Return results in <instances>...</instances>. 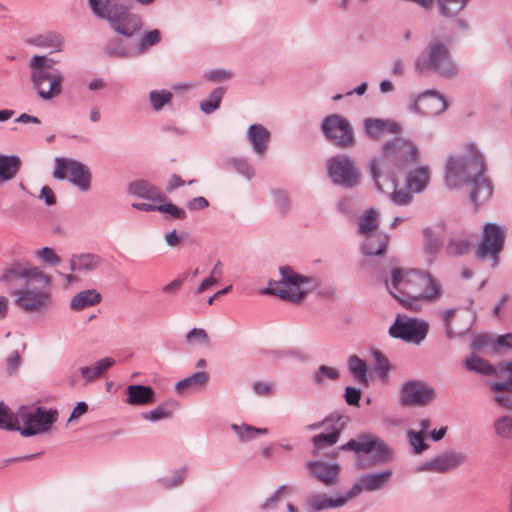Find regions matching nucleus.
<instances>
[{"label":"nucleus","mask_w":512,"mask_h":512,"mask_svg":"<svg viewBox=\"0 0 512 512\" xmlns=\"http://www.w3.org/2000/svg\"><path fill=\"white\" fill-rule=\"evenodd\" d=\"M53 177L57 180L68 179L81 191H87L91 186V173L83 163L71 158L56 157Z\"/></svg>","instance_id":"nucleus-10"},{"label":"nucleus","mask_w":512,"mask_h":512,"mask_svg":"<svg viewBox=\"0 0 512 512\" xmlns=\"http://www.w3.org/2000/svg\"><path fill=\"white\" fill-rule=\"evenodd\" d=\"M321 130L328 140L340 148L351 147L354 144L351 124L339 114H332L324 118Z\"/></svg>","instance_id":"nucleus-13"},{"label":"nucleus","mask_w":512,"mask_h":512,"mask_svg":"<svg viewBox=\"0 0 512 512\" xmlns=\"http://www.w3.org/2000/svg\"><path fill=\"white\" fill-rule=\"evenodd\" d=\"M176 409L175 402H164L158 405L155 409L143 412L142 418L152 422L168 419L172 417L174 410Z\"/></svg>","instance_id":"nucleus-39"},{"label":"nucleus","mask_w":512,"mask_h":512,"mask_svg":"<svg viewBox=\"0 0 512 512\" xmlns=\"http://www.w3.org/2000/svg\"><path fill=\"white\" fill-rule=\"evenodd\" d=\"M485 160L474 144H467L462 155L451 156L446 162L445 183L453 189L470 186L469 196L476 205L486 203L493 195V185L485 175Z\"/></svg>","instance_id":"nucleus-1"},{"label":"nucleus","mask_w":512,"mask_h":512,"mask_svg":"<svg viewBox=\"0 0 512 512\" xmlns=\"http://www.w3.org/2000/svg\"><path fill=\"white\" fill-rule=\"evenodd\" d=\"M234 169L246 177L247 179H251L254 175L253 167L244 159H232L230 161Z\"/></svg>","instance_id":"nucleus-60"},{"label":"nucleus","mask_w":512,"mask_h":512,"mask_svg":"<svg viewBox=\"0 0 512 512\" xmlns=\"http://www.w3.org/2000/svg\"><path fill=\"white\" fill-rule=\"evenodd\" d=\"M387 184L390 189H392L390 194V199L393 203L399 206L407 205L412 200V193L410 191H406L404 189L397 190V183L395 182V186H392L391 179L385 180L382 178V185L385 186ZM385 189V187H383Z\"/></svg>","instance_id":"nucleus-45"},{"label":"nucleus","mask_w":512,"mask_h":512,"mask_svg":"<svg viewBox=\"0 0 512 512\" xmlns=\"http://www.w3.org/2000/svg\"><path fill=\"white\" fill-rule=\"evenodd\" d=\"M495 433L504 439H512V417L502 416L494 422Z\"/></svg>","instance_id":"nucleus-51"},{"label":"nucleus","mask_w":512,"mask_h":512,"mask_svg":"<svg viewBox=\"0 0 512 512\" xmlns=\"http://www.w3.org/2000/svg\"><path fill=\"white\" fill-rule=\"evenodd\" d=\"M279 271L281 279L270 281L266 293L277 295L282 300L297 303L314 288L315 282L312 278L296 273L289 266L281 267Z\"/></svg>","instance_id":"nucleus-7"},{"label":"nucleus","mask_w":512,"mask_h":512,"mask_svg":"<svg viewBox=\"0 0 512 512\" xmlns=\"http://www.w3.org/2000/svg\"><path fill=\"white\" fill-rule=\"evenodd\" d=\"M501 349L512 350V333H507L504 335H499L493 345V351L499 352Z\"/></svg>","instance_id":"nucleus-61"},{"label":"nucleus","mask_w":512,"mask_h":512,"mask_svg":"<svg viewBox=\"0 0 512 512\" xmlns=\"http://www.w3.org/2000/svg\"><path fill=\"white\" fill-rule=\"evenodd\" d=\"M456 311H457V309L451 308V309H446L441 313L445 332H446V335L448 338H452L454 336L463 334V331L456 332L452 326V319H453Z\"/></svg>","instance_id":"nucleus-54"},{"label":"nucleus","mask_w":512,"mask_h":512,"mask_svg":"<svg viewBox=\"0 0 512 512\" xmlns=\"http://www.w3.org/2000/svg\"><path fill=\"white\" fill-rule=\"evenodd\" d=\"M339 450H351L371 454L374 464L386 463L392 459L393 453L388 445L379 437L371 434H361L358 439H351L347 443L341 445Z\"/></svg>","instance_id":"nucleus-9"},{"label":"nucleus","mask_w":512,"mask_h":512,"mask_svg":"<svg viewBox=\"0 0 512 512\" xmlns=\"http://www.w3.org/2000/svg\"><path fill=\"white\" fill-rule=\"evenodd\" d=\"M407 435L409 444L415 454H420L428 448V445L425 443V435L422 432L409 430Z\"/></svg>","instance_id":"nucleus-52"},{"label":"nucleus","mask_w":512,"mask_h":512,"mask_svg":"<svg viewBox=\"0 0 512 512\" xmlns=\"http://www.w3.org/2000/svg\"><path fill=\"white\" fill-rule=\"evenodd\" d=\"M101 264V257L90 253L73 255L70 259L71 271L77 272H91L100 267Z\"/></svg>","instance_id":"nucleus-32"},{"label":"nucleus","mask_w":512,"mask_h":512,"mask_svg":"<svg viewBox=\"0 0 512 512\" xmlns=\"http://www.w3.org/2000/svg\"><path fill=\"white\" fill-rule=\"evenodd\" d=\"M466 462V455L461 452H447L438 455L416 468L417 472L445 473Z\"/></svg>","instance_id":"nucleus-19"},{"label":"nucleus","mask_w":512,"mask_h":512,"mask_svg":"<svg viewBox=\"0 0 512 512\" xmlns=\"http://www.w3.org/2000/svg\"><path fill=\"white\" fill-rule=\"evenodd\" d=\"M429 324L422 319L397 315L389 328L392 338L419 345L427 336Z\"/></svg>","instance_id":"nucleus-11"},{"label":"nucleus","mask_w":512,"mask_h":512,"mask_svg":"<svg viewBox=\"0 0 512 512\" xmlns=\"http://www.w3.org/2000/svg\"><path fill=\"white\" fill-rule=\"evenodd\" d=\"M247 138L255 153L263 155L270 139L269 131L261 124H253L248 128Z\"/></svg>","instance_id":"nucleus-29"},{"label":"nucleus","mask_w":512,"mask_h":512,"mask_svg":"<svg viewBox=\"0 0 512 512\" xmlns=\"http://www.w3.org/2000/svg\"><path fill=\"white\" fill-rule=\"evenodd\" d=\"M506 362L500 363L497 367H493L487 360H484L477 356L476 354H472L465 361V367L467 370L476 372L482 375H495V376H503L508 380V371H500L502 365Z\"/></svg>","instance_id":"nucleus-25"},{"label":"nucleus","mask_w":512,"mask_h":512,"mask_svg":"<svg viewBox=\"0 0 512 512\" xmlns=\"http://www.w3.org/2000/svg\"><path fill=\"white\" fill-rule=\"evenodd\" d=\"M305 468L310 476L327 487L339 483L342 468L338 463H326L322 461H308Z\"/></svg>","instance_id":"nucleus-20"},{"label":"nucleus","mask_w":512,"mask_h":512,"mask_svg":"<svg viewBox=\"0 0 512 512\" xmlns=\"http://www.w3.org/2000/svg\"><path fill=\"white\" fill-rule=\"evenodd\" d=\"M436 397L434 388L422 381H408L401 390V402L406 406H425Z\"/></svg>","instance_id":"nucleus-16"},{"label":"nucleus","mask_w":512,"mask_h":512,"mask_svg":"<svg viewBox=\"0 0 512 512\" xmlns=\"http://www.w3.org/2000/svg\"><path fill=\"white\" fill-rule=\"evenodd\" d=\"M126 403L132 406H145L155 402V392L152 387L132 384L126 387Z\"/></svg>","instance_id":"nucleus-24"},{"label":"nucleus","mask_w":512,"mask_h":512,"mask_svg":"<svg viewBox=\"0 0 512 512\" xmlns=\"http://www.w3.org/2000/svg\"><path fill=\"white\" fill-rule=\"evenodd\" d=\"M173 98V94L168 90H152L149 93V100L154 111L161 110Z\"/></svg>","instance_id":"nucleus-50"},{"label":"nucleus","mask_w":512,"mask_h":512,"mask_svg":"<svg viewBox=\"0 0 512 512\" xmlns=\"http://www.w3.org/2000/svg\"><path fill=\"white\" fill-rule=\"evenodd\" d=\"M419 159L417 146L408 140L396 138L383 146V155L370 161V173L375 186L380 192H388L383 188L382 178L391 179L392 186H395L396 170H403L415 164Z\"/></svg>","instance_id":"nucleus-3"},{"label":"nucleus","mask_w":512,"mask_h":512,"mask_svg":"<svg viewBox=\"0 0 512 512\" xmlns=\"http://www.w3.org/2000/svg\"><path fill=\"white\" fill-rule=\"evenodd\" d=\"M495 401L504 409L512 410V390H498Z\"/></svg>","instance_id":"nucleus-62"},{"label":"nucleus","mask_w":512,"mask_h":512,"mask_svg":"<svg viewBox=\"0 0 512 512\" xmlns=\"http://www.w3.org/2000/svg\"><path fill=\"white\" fill-rule=\"evenodd\" d=\"M185 339L190 344L195 342H199L205 345L209 344L208 334L202 328H193L186 334Z\"/></svg>","instance_id":"nucleus-59"},{"label":"nucleus","mask_w":512,"mask_h":512,"mask_svg":"<svg viewBox=\"0 0 512 512\" xmlns=\"http://www.w3.org/2000/svg\"><path fill=\"white\" fill-rule=\"evenodd\" d=\"M208 378L207 372H195L191 376L177 382L175 389L182 393L188 389L202 388L207 383Z\"/></svg>","instance_id":"nucleus-38"},{"label":"nucleus","mask_w":512,"mask_h":512,"mask_svg":"<svg viewBox=\"0 0 512 512\" xmlns=\"http://www.w3.org/2000/svg\"><path fill=\"white\" fill-rule=\"evenodd\" d=\"M429 181V169L421 166L409 172L406 178V187L410 192L420 193L427 187Z\"/></svg>","instance_id":"nucleus-33"},{"label":"nucleus","mask_w":512,"mask_h":512,"mask_svg":"<svg viewBox=\"0 0 512 512\" xmlns=\"http://www.w3.org/2000/svg\"><path fill=\"white\" fill-rule=\"evenodd\" d=\"M500 371H508V380L490 383L491 390H512V361H507L504 365H502Z\"/></svg>","instance_id":"nucleus-53"},{"label":"nucleus","mask_w":512,"mask_h":512,"mask_svg":"<svg viewBox=\"0 0 512 512\" xmlns=\"http://www.w3.org/2000/svg\"><path fill=\"white\" fill-rule=\"evenodd\" d=\"M340 377V372L335 367L320 365L313 374V382L317 385L324 384L325 380L335 381Z\"/></svg>","instance_id":"nucleus-46"},{"label":"nucleus","mask_w":512,"mask_h":512,"mask_svg":"<svg viewBox=\"0 0 512 512\" xmlns=\"http://www.w3.org/2000/svg\"><path fill=\"white\" fill-rule=\"evenodd\" d=\"M231 428L242 442L250 441L254 439L256 435H265L268 433V429L266 428H256L247 424H232Z\"/></svg>","instance_id":"nucleus-43"},{"label":"nucleus","mask_w":512,"mask_h":512,"mask_svg":"<svg viewBox=\"0 0 512 512\" xmlns=\"http://www.w3.org/2000/svg\"><path fill=\"white\" fill-rule=\"evenodd\" d=\"M347 365L354 380L361 385L367 386L368 367L366 362L357 355H351L347 360Z\"/></svg>","instance_id":"nucleus-36"},{"label":"nucleus","mask_w":512,"mask_h":512,"mask_svg":"<svg viewBox=\"0 0 512 512\" xmlns=\"http://www.w3.org/2000/svg\"><path fill=\"white\" fill-rule=\"evenodd\" d=\"M423 235L425 239V252L431 256L436 255L442 247L441 239L435 235L434 231L431 228H425L423 230Z\"/></svg>","instance_id":"nucleus-48"},{"label":"nucleus","mask_w":512,"mask_h":512,"mask_svg":"<svg viewBox=\"0 0 512 512\" xmlns=\"http://www.w3.org/2000/svg\"><path fill=\"white\" fill-rule=\"evenodd\" d=\"M506 233L503 227L495 223H486L483 227L482 238L476 249L478 259L491 257L492 266L498 264V255L504 247Z\"/></svg>","instance_id":"nucleus-12"},{"label":"nucleus","mask_w":512,"mask_h":512,"mask_svg":"<svg viewBox=\"0 0 512 512\" xmlns=\"http://www.w3.org/2000/svg\"><path fill=\"white\" fill-rule=\"evenodd\" d=\"M471 246V236L465 231H459L450 236L445 251L450 256H462L469 252Z\"/></svg>","instance_id":"nucleus-27"},{"label":"nucleus","mask_w":512,"mask_h":512,"mask_svg":"<svg viewBox=\"0 0 512 512\" xmlns=\"http://www.w3.org/2000/svg\"><path fill=\"white\" fill-rule=\"evenodd\" d=\"M186 476V468L177 469L173 472L171 477H166L160 480V483L166 488L176 487L183 483Z\"/></svg>","instance_id":"nucleus-56"},{"label":"nucleus","mask_w":512,"mask_h":512,"mask_svg":"<svg viewBox=\"0 0 512 512\" xmlns=\"http://www.w3.org/2000/svg\"><path fill=\"white\" fill-rule=\"evenodd\" d=\"M105 53L109 57L127 58L135 56L133 48L126 47L121 40H112L106 44Z\"/></svg>","instance_id":"nucleus-44"},{"label":"nucleus","mask_w":512,"mask_h":512,"mask_svg":"<svg viewBox=\"0 0 512 512\" xmlns=\"http://www.w3.org/2000/svg\"><path fill=\"white\" fill-rule=\"evenodd\" d=\"M161 41V33L158 29L144 33L138 40L137 46L133 48L135 56L143 54L150 47Z\"/></svg>","instance_id":"nucleus-41"},{"label":"nucleus","mask_w":512,"mask_h":512,"mask_svg":"<svg viewBox=\"0 0 512 512\" xmlns=\"http://www.w3.org/2000/svg\"><path fill=\"white\" fill-rule=\"evenodd\" d=\"M223 95V88L219 87L214 89L207 100L201 101V110L206 114H211L212 112H214L219 107Z\"/></svg>","instance_id":"nucleus-49"},{"label":"nucleus","mask_w":512,"mask_h":512,"mask_svg":"<svg viewBox=\"0 0 512 512\" xmlns=\"http://www.w3.org/2000/svg\"><path fill=\"white\" fill-rule=\"evenodd\" d=\"M120 0H89L93 13L101 19H106L111 28L125 37H132L142 28L138 15L131 14L128 9L119 4Z\"/></svg>","instance_id":"nucleus-5"},{"label":"nucleus","mask_w":512,"mask_h":512,"mask_svg":"<svg viewBox=\"0 0 512 512\" xmlns=\"http://www.w3.org/2000/svg\"><path fill=\"white\" fill-rule=\"evenodd\" d=\"M57 411L47 410L44 407L29 409L22 407L16 414L19 421V431L22 436H33L48 431L57 421Z\"/></svg>","instance_id":"nucleus-8"},{"label":"nucleus","mask_w":512,"mask_h":512,"mask_svg":"<svg viewBox=\"0 0 512 512\" xmlns=\"http://www.w3.org/2000/svg\"><path fill=\"white\" fill-rule=\"evenodd\" d=\"M292 489L287 485L280 486L272 496H270L262 505V510H270L276 507V504L280 498V496L284 493H290Z\"/></svg>","instance_id":"nucleus-58"},{"label":"nucleus","mask_w":512,"mask_h":512,"mask_svg":"<svg viewBox=\"0 0 512 512\" xmlns=\"http://www.w3.org/2000/svg\"><path fill=\"white\" fill-rule=\"evenodd\" d=\"M15 303L26 312H40L51 306V295L43 289L23 288L14 292Z\"/></svg>","instance_id":"nucleus-15"},{"label":"nucleus","mask_w":512,"mask_h":512,"mask_svg":"<svg viewBox=\"0 0 512 512\" xmlns=\"http://www.w3.org/2000/svg\"><path fill=\"white\" fill-rule=\"evenodd\" d=\"M392 475L391 469L362 475L346 492L348 500L358 496L362 491L372 492L381 490L391 480Z\"/></svg>","instance_id":"nucleus-17"},{"label":"nucleus","mask_w":512,"mask_h":512,"mask_svg":"<svg viewBox=\"0 0 512 512\" xmlns=\"http://www.w3.org/2000/svg\"><path fill=\"white\" fill-rule=\"evenodd\" d=\"M21 164L17 155L0 154V185L12 180L19 172Z\"/></svg>","instance_id":"nucleus-34"},{"label":"nucleus","mask_w":512,"mask_h":512,"mask_svg":"<svg viewBox=\"0 0 512 512\" xmlns=\"http://www.w3.org/2000/svg\"><path fill=\"white\" fill-rule=\"evenodd\" d=\"M365 130L369 136L377 138L384 132H398L399 126L392 121H385L380 119H367L365 121Z\"/></svg>","instance_id":"nucleus-37"},{"label":"nucleus","mask_w":512,"mask_h":512,"mask_svg":"<svg viewBox=\"0 0 512 512\" xmlns=\"http://www.w3.org/2000/svg\"><path fill=\"white\" fill-rule=\"evenodd\" d=\"M385 286L396 301L412 310H418L422 301H436L442 294V286L437 279L415 269L393 268L385 279Z\"/></svg>","instance_id":"nucleus-2"},{"label":"nucleus","mask_w":512,"mask_h":512,"mask_svg":"<svg viewBox=\"0 0 512 512\" xmlns=\"http://www.w3.org/2000/svg\"><path fill=\"white\" fill-rule=\"evenodd\" d=\"M157 211L169 214L172 218L183 220L186 218L184 209L178 207L173 203H165L157 206Z\"/></svg>","instance_id":"nucleus-57"},{"label":"nucleus","mask_w":512,"mask_h":512,"mask_svg":"<svg viewBox=\"0 0 512 512\" xmlns=\"http://www.w3.org/2000/svg\"><path fill=\"white\" fill-rule=\"evenodd\" d=\"M378 212L374 209H369L365 212V214L359 219L358 222V230L359 233L367 236L373 234L374 230L378 228Z\"/></svg>","instance_id":"nucleus-40"},{"label":"nucleus","mask_w":512,"mask_h":512,"mask_svg":"<svg viewBox=\"0 0 512 512\" xmlns=\"http://www.w3.org/2000/svg\"><path fill=\"white\" fill-rule=\"evenodd\" d=\"M36 257L49 265H57L60 263V257L50 247H43L35 252Z\"/></svg>","instance_id":"nucleus-55"},{"label":"nucleus","mask_w":512,"mask_h":512,"mask_svg":"<svg viewBox=\"0 0 512 512\" xmlns=\"http://www.w3.org/2000/svg\"><path fill=\"white\" fill-rule=\"evenodd\" d=\"M102 300L101 294L95 289L83 290L75 294L70 300V308L74 311H82L86 308L99 304Z\"/></svg>","instance_id":"nucleus-31"},{"label":"nucleus","mask_w":512,"mask_h":512,"mask_svg":"<svg viewBox=\"0 0 512 512\" xmlns=\"http://www.w3.org/2000/svg\"><path fill=\"white\" fill-rule=\"evenodd\" d=\"M447 107L448 103L444 96L433 90L420 94L415 103L416 110L427 116L439 115Z\"/></svg>","instance_id":"nucleus-22"},{"label":"nucleus","mask_w":512,"mask_h":512,"mask_svg":"<svg viewBox=\"0 0 512 512\" xmlns=\"http://www.w3.org/2000/svg\"><path fill=\"white\" fill-rule=\"evenodd\" d=\"M328 174L336 184L350 188L359 181V171L347 155H337L328 161Z\"/></svg>","instance_id":"nucleus-14"},{"label":"nucleus","mask_w":512,"mask_h":512,"mask_svg":"<svg viewBox=\"0 0 512 512\" xmlns=\"http://www.w3.org/2000/svg\"><path fill=\"white\" fill-rule=\"evenodd\" d=\"M128 191L132 195L154 202H162L165 199L160 189L146 180H137L130 183Z\"/></svg>","instance_id":"nucleus-26"},{"label":"nucleus","mask_w":512,"mask_h":512,"mask_svg":"<svg viewBox=\"0 0 512 512\" xmlns=\"http://www.w3.org/2000/svg\"><path fill=\"white\" fill-rule=\"evenodd\" d=\"M374 358L376 361L375 369L380 375L386 374L389 370V361L388 359L379 351L374 352Z\"/></svg>","instance_id":"nucleus-63"},{"label":"nucleus","mask_w":512,"mask_h":512,"mask_svg":"<svg viewBox=\"0 0 512 512\" xmlns=\"http://www.w3.org/2000/svg\"><path fill=\"white\" fill-rule=\"evenodd\" d=\"M388 243V234L375 232L366 236L362 245V252L366 256L381 255L386 250Z\"/></svg>","instance_id":"nucleus-30"},{"label":"nucleus","mask_w":512,"mask_h":512,"mask_svg":"<svg viewBox=\"0 0 512 512\" xmlns=\"http://www.w3.org/2000/svg\"><path fill=\"white\" fill-rule=\"evenodd\" d=\"M348 501L347 494L330 498L326 493L312 492L305 497L304 505L307 512H320L325 509L341 507Z\"/></svg>","instance_id":"nucleus-23"},{"label":"nucleus","mask_w":512,"mask_h":512,"mask_svg":"<svg viewBox=\"0 0 512 512\" xmlns=\"http://www.w3.org/2000/svg\"><path fill=\"white\" fill-rule=\"evenodd\" d=\"M114 364V358L105 357L93 365L80 367L79 372L85 382L90 383L101 378Z\"/></svg>","instance_id":"nucleus-28"},{"label":"nucleus","mask_w":512,"mask_h":512,"mask_svg":"<svg viewBox=\"0 0 512 512\" xmlns=\"http://www.w3.org/2000/svg\"><path fill=\"white\" fill-rule=\"evenodd\" d=\"M0 429L15 431L19 429V421L14 416L10 409L2 402H0Z\"/></svg>","instance_id":"nucleus-47"},{"label":"nucleus","mask_w":512,"mask_h":512,"mask_svg":"<svg viewBox=\"0 0 512 512\" xmlns=\"http://www.w3.org/2000/svg\"><path fill=\"white\" fill-rule=\"evenodd\" d=\"M30 43L42 48H48L52 51H61L64 45V38L61 34L48 32L35 36Z\"/></svg>","instance_id":"nucleus-35"},{"label":"nucleus","mask_w":512,"mask_h":512,"mask_svg":"<svg viewBox=\"0 0 512 512\" xmlns=\"http://www.w3.org/2000/svg\"><path fill=\"white\" fill-rule=\"evenodd\" d=\"M345 401L348 405H358L361 398V391L355 387H346Z\"/></svg>","instance_id":"nucleus-64"},{"label":"nucleus","mask_w":512,"mask_h":512,"mask_svg":"<svg viewBox=\"0 0 512 512\" xmlns=\"http://www.w3.org/2000/svg\"><path fill=\"white\" fill-rule=\"evenodd\" d=\"M56 61L44 55H35L30 59L31 81L38 96L51 100L62 93L64 76L54 68Z\"/></svg>","instance_id":"nucleus-4"},{"label":"nucleus","mask_w":512,"mask_h":512,"mask_svg":"<svg viewBox=\"0 0 512 512\" xmlns=\"http://www.w3.org/2000/svg\"><path fill=\"white\" fill-rule=\"evenodd\" d=\"M19 279H34L45 286H49L51 278L36 266H25L21 263H15L11 267L3 270L0 276V282L11 283Z\"/></svg>","instance_id":"nucleus-18"},{"label":"nucleus","mask_w":512,"mask_h":512,"mask_svg":"<svg viewBox=\"0 0 512 512\" xmlns=\"http://www.w3.org/2000/svg\"><path fill=\"white\" fill-rule=\"evenodd\" d=\"M439 12L445 17H454L458 15L467 5L469 0H435Z\"/></svg>","instance_id":"nucleus-42"},{"label":"nucleus","mask_w":512,"mask_h":512,"mask_svg":"<svg viewBox=\"0 0 512 512\" xmlns=\"http://www.w3.org/2000/svg\"><path fill=\"white\" fill-rule=\"evenodd\" d=\"M346 419L343 416H337L336 420L326 427V431L314 435L311 439L313 444L312 454L318 456L321 449L335 445L339 439L341 431L344 429Z\"/></svg>","instance_id":"nucleus-21"},{"label":"nucleus","mask_w":512,"mask_h":512,"mask_svg":"<svg viewBox=\"0 0 512 512\" xmlns=\"http://www.w3.org/2000/svg\"><path fill=\"white\" fill-rule=\"evenodd\" d=\"M414 67L420 74L432 71L445 78H454L458 74L448 44L438 38L428 43L426 50L416 58Z\"/></svg>","instance_id":"nucleus-6"}]
</instances>
